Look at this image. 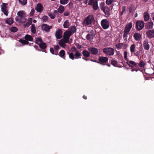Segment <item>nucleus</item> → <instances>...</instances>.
<instances>
[{
	"mask_svg": "<svg viewBox=\"0 0 154 154\" xmlns=\"http://www.w3.org/2000/svg\"><path fill=\"white\" fill-rule=\"evenodd\" d=\"M132 23H130L128 24H127L125 28L124 31L129 32L131 29L132 27Z\"/></svg>",
	"mask_w": 154,
	"mask_h": 154,
	"instance_id": "obj_12",
	"label": "nucleus"
},
{
	"mask_svg": "<svg viewBox=\"0 0 154 154\" xmlns=\"http://www.w3.org/2000/svg\"><path fill=\"white\" fill-rule=\"evenodd\" d=\"M99 60L101 63L106 62V57H99Z\"/></svg>",
	"mask_w": 154,
	"mask_h": 154,
	"instance_id": "obj_30",
	"label": "nucleus"
},
{
	"mask_svg": "<svg viewBox=\"0 0 154 154\" xmlns=\"http://www.w3.org/2000/svg\"><path fill=\"white\" fill-rule=\"evenodd\" d=\"M127 53L126 51H125L124 53V58L127 61V63L128 65L129 66L131 67H132L133 66H130V65H129L128 63V60H129V59L127 58Z\"/></svg>",
	"mask_w": 154,
	"mask_h": 154,
	"instance_id": "obj_29",
	"label": "nucleus"
},
{
	"mask_svg": "<svg viewBox=\"0 0 154 154\" xmlns=\"http://www.w3.org/2000/svg\"><path fill=\"white\" fill-rule=\"evenodd\" d=\"M111 64L114 66H117L118 65V62L115 60H111Z\"/></svg>",
	"mask_w": 154,
	"mask_h": 154,
	"instance_id": "obj_45",
	"label": "nucleus"
},
{
	"mask_svg": "<svg viewBox=\"0 0 154 154\" xmlns=\"http://www.w3.org/2000/svg\"><path fill=\"white\" fill-rule=\"evenodd\" d=\"M69 30L72 33V34L76 32V27L75 26H70Z\"/></svg>",
	"mask_w": 154,
	"mask_h": 154,
	"instance_id": "obj_16",
	"label": "nucleus"
},
{
	"mask_svg": "<svg viewBox=\"0 0 154 154\" xmlns=\"http://www.w3.org/2000/svg\"><path fill=\"white\" fill-rule=\"evenodd\" d=\"M59 46L58 45H56L54 47V49L56 51H57L60 49Z\"/></svg>",
	"mask_w": 154,
	"mask_h": 154,
	"instance_id": "obj_56",
	"label": "nucleus"
},
{
	"mask_svg": "<svg viewBox=\"0 0 154 154\" xmlns=\"http://www.w3.org/2000/svg\"><path fill=\"white\" fill-rule=\"evenodd\" d=\"M72 33L69 29L66 31L64 33L63 40L64 42L68 43L69 44L71 43V42H69V39L70 37L72 35Z\"/></svg>",
	"mask_w": 154,
	"mask_h": 154,
	"instance_id": "obj_1",
	"label": "nucleus"
},
{
	"mask_svg": "<svg viewBox=\"0 0 154 154\" xmlns=\"http://www.w3.org/2000/svg\"><path fill=\"white\" fill-rule=\"evenodd\" d=\"M71 50L72 52H75L78 51H79L75 47H72L71 48Z\"/></svg>",
	"mask_w": 154,
	"mask_h": 154,
	"instance_id": "obj_54",
	"label": "nucleus"
},
{
	"mask_svg": "<svg viewBox=\"0 0 154 154\" xmlns=\"http://www.w3.org/2000/svg\"><path fill=\"white\" fill-rule=\"evenodd\" d=\"M39 45L40 48L42 49H45L47 47L46 44L44 42H43L40 44H39Z\"/></svg>",
	"mask_w": 154,
	"mask_h": 154,
	"instance_id": "obj_24",
	"label": "nucleus"
},
{
	"mask_svg": "<svg viewBox=\"0 0 154 154\" xmlns=\"http://www.w3.org/2000/svg\"><path fill=\"white\" fill-rule=\"evenodd\" d=\"M114 49L112 48H106V54L109 55H112L114 54Z\"/></svg>",
	"mask_w": 154,
	"mask_h": 154,
	"instance_id": "obj_10",
	"label": "nucleus"
},
{
	"mask_svg": "<svg viewBox=\"0 0 154 154\" xmlns=\"http://www.w3.org/2000/svg\"><path fill=\"white\" fill-rule=\"evenodd\" d=\"M67 54L69 55V58L71 59L72 60H73L75 59V56L74 54L72 52L70 53L67 52Z\"/></svg>",
	"mask_w": 154,
	"mask_h": 154,
	"instance_id": "obj_37",
	"label": "nucleus"
},
{
	"mask_svg": "<svg viewBox=\"0 0 154 154\" xmlns=\"http://www.w3.org/2000/svg\"><path fill=\"white\" fill-rule=\"evenodd\" d=\"M129 32H125L124 31V34H123V37L124 38H125V41H127V37H128V34Z\"/></svg>",
	"mask_w": 154,
	"mask_h": 154,
	"instance_id": "obj_52",
	"label": "nucleus"
},
{
	"mask_svg": "<svg viewBox=\"0 0 154 154\" xmlns=\"http://www.w3.org/2000/svg\"><path fill=\"white\" fill-rule=\"evenodd\" d=\"M143 50L142 48L140 47L139 48V51H135V52H134V55L136 56L138 59H139L140 56V54L141 53H143Z\"/></svg>",
	"mask_w": 154,
	"mask_h": 154,
	"instance_id": "obj_7",
	"label": "nucleus"
},
{
	"mask_svg": "<svg viewBox=\"0 0 154 154\" xmlns=\"http://www.w3.org/2000/svg\"><path fill=\"white\" fill-rule=\"evenodd\" d=\"M69 11H65L64 12L63 15L64 16H68L69 14Z\"/></svg>",
	"mask_w": 154,
	"mask_h": 154,
	"instance_id": "obj_59",
	"label": "nucleus"
},
{
	"mask_svg": "<svg viewBox=\"0 0 154 154\" xmlns=\"http://www.w3.org/2000/svg\"><path fill=\"white\" fill-rule=\"evenodd\" d=\"M143 45L144 49L146 50H149V49L150 46L149 44V42L148 40L146 39L144 41Z\"/></svg>",
	"mask_w": 154,
	"mask_h": 154,
	"instance_id": "obj_8",
	"label": "nucleus"
},
{
	"mask_svg": "<svg viewBox=\"0 0 154 154\" xmlns=\"http://www.w3.org/2000/svg\"><path fill=\"white\" fill-rule=\"evenodd\" d=\"M82 54L84 56L88 57L90 56V52L87 50H84L82 51Z\"/></svg>",
	"mask_w": 154,
	"mask_h": 154,
	"instance_id": "obj_25",
	"label": "nucleus"
},
{
	"mask_svg": "<svg viewBox=\"0 0 154 154\" xmlns=\"http://www.w3.org/2000/svg\"><path fill=\"white\" fill-rule=\"evenodd\" d=\"M13 19L12 18H10L6 21V23L9 24L11 25L13 23Z\"/></svg>",
	"mask_w": 154,
	"mask_h": 154,
	"instance_id": "obj_32",
	"label": "nucleus"
},
{
	"mask_svg": "<svg viewBox=\"0 0 154 154\" xmlns=\"http://www.w3.org/2000/svg\"><path fill=\"white\" fill-rule=\"evenodd\" d=\"M17 14L18 16H20L22 17H24L26 15L25 13L23 11H18L17 13Z\"/></svg>",
	"mask_w": 154,
	"mask_h": 154,
	"instance_id": "obj_19",
	"label": "nucleus"
},
{
	"mask_svg": "<svg viewBox=\"0 0 154 154\" xmlns=\"http://www.w3.org/2000/svg\"><path fill=\"white\" fill-rule=\"evenodd\" d=\"M113 0H106V4H111L113 2Z\"/></svg>",
	"mask_w": 154,
	"mask_h": 154,
	"instance_id": "obj_57",
	"label": "nucleus"
},
{
	"mask_svg": "<svg viewBox=\"0 0 154 154\" xmlns=\"http://www.w3.org/2000/svg\"><path fill=\"white\" fill-rule=\"evenodd\" d=\"M105 5V4L104 2H102L100 4V7L105 14H106V11L105 10L106 7L104 6Z\"/></svg>",
	"mask_w": 154,
	"mask_h": 154,
	"instance_id": "obj_18",
	"label": "nucleus"
},
{
	"mask_svg": "<svg viewBox=\"0 0 154 154\" xmlns=\"http://www.w3.org/2000/svg\"><path fill=\"white\" fill-rule=\"evenodd\" d=\"M123 44L122 43H119L117 44H116V47L117 48L119 49H120L122 48L123 46Z\"/></svg>",
	"mask_w": 154,
	"mask_h": 154,
	"instance_id": "obj_43",
	"label": "nucleus"
},
{
	"mask_svg": "<svg viewBox=\"0 0 154 154\" xmlns=\"http://www.w3.org/2000/svg\"><path fill=\"white\" fill-rule=\"evenodd\" d=\"M75 45L78 49H80L82 48V46L78 43H76Z\"/></svg>",
	"mask_w": 154,
	"mask_h": 154,
	"instance_id": "obj_61",
	"label": "nucleus"
},
{
	"mask_svg": "<svg viewBox=\"0 0 154 154\" xmlns=\"http://www.w3.org/2000/svg\"><path fill=\"white\" fill-rule=\"evenodd\" d=\"M130 51L131 53L135 52V46L134 44L131 45L130 47Z\"/></svg>",
	"mask_w": 154,
	"mask_h": 154,
	"instance_id": "obj_34",
	"label": "nucleus"
},
{
	"mask_svg": "<svg viewBox=\"0 0 154 154\" xmlns=\"http://www.w3.org/2000/svg\"><path fill=\"white\" fill-rule=\"evenodd\" d=\"M101 26L104 29H106V19L102 20L101 22Z\"/></svg>",
	"mask_w": 154,
	"mask_h": 154,
	"instance_id": "obj_26",
	"label": "nucleus"
},
{
	"mask_svg": "<svg viewBox=\"0 0 154 154\" xmlns=\"http://www.w3.org/2000/svg\"><path fill=\"white\" fill-rule=\"evenodd\" d=\"M2 12H3V13L4 14L6 15H8V11L7 10V8H2Z\"/></svg>",
	"mask_w": 154,
	"mask_h": 154,
	"instance_id": "obj_51",
	"label": "nucleus"
},
{
	"mask_svg": "<svg viewBox=\"0 0 154 154\" xmlns=\"http://www.w3.org/2000/svg\"><path fill=\"white\" fill-rule=\"evenodd\" d=\"M35 9L38 12H41L43 10V6L41 3H38Z\"/></svg>",
	"mask_w": 154,
	"mask_h": 154,
	"instance_id": "obj_15",
	"label": "nucleus"
},
{
	"mask_svg": "<svg viewBox=\"0 0 154 154\" xmlns=\"http://www.w3.org/2000/svg\"><path fill=\"white\" fill-rule=\"evenodd\" d=\"M19 42L23 45H27L29 43V42L26 40L20 39Z\"/></svg>",
	"mask_w": 154,
	"mask_h": 154,
	"instance_id": "obj_39",
	"label": "nucleus"
},
{
	"mask_svg": "<svg viewBox=\"0 0 154 154\" xmlns=\"http://www.w3.org/2000/svg\"><path fill=\"white\" fill-rule=\"evenodd\" d=\"M48 17L47 16H44L42 17V19L43 22H45L46 21H48Z\"/></svg>",
	"mask_w": 154,
	"mask_h": 154,
	"instance_id": "obj_46",
	"label": "nucleus"
},
{
	"mask_svg": "<svg viewBox=\"0 0 154 154\" xmlns=\"http://www.w3.org/2000/svg\"><path fill=\"white\" fill-rule=\"evenodd\" d=\"M24 38L26 40L29 41H32L33 39L31 35L28 34H27L25 35Z\"/></svg>",
	"mask_w": 154,
	"mask_h": 154,
	"instance_id": "obj_17",
	"label": "nucleus"
},
{
	"mask_svg": "<svg viewBox=\"0 0 154 154\" xmlns=\"http://www.w3.org/2000/svg\"><path fill=\"white\" fill-rule=\"evenodd\" d=\"M17 28L15 27H11V30L12 32H16L17 31Z\"/></svg>",
	"mask_w": 154,
	"mask_h": 154,
	"instance_id": "obj_50",
	"label": "nucleus"
},
{
	"mask_svg": "<svg viewBox=\"0 0 154 154\" xmlns=\"http://www.w3.org/2000/svg\"><path fill=\"white\" fill-rule=\"evenodd\" d=\"M133 37L136 41H139L141 38V35L140 33L135 32L133 35Z\"/></svg>",
	"mask_w": 154,
	"mask_h": 154,
	"instance_id": "obj_9",
	"label": "nucleus"
},
{
	"mask_svg": "<svg viewBox=\"0 0 154 154\" xmlns=\"http://www.w3.org/2000/svg\"><path fill=\"white\" fill-rule=\"evenodd\" d=\"M74 56H75V59H79L81 58V57L82 56V54L79 52V51H77L76 52H75L74 54Z\"/></svg>",
	"mask_w": 154,
	"mask_h": 154,
	"instance_id": "obj_31",
	"label": "nucleus"
},
{
	"mask_svg": "<svg viewBox=\"0 0 154 154\" xmlns=\"http://www.w3.org/2000/svg\"><path fill=\"white\" fill-rule=\"evenodd\" d=\"M15 20L17 21H18L20 23H23L26 21V19L25 17H22L18 16L16 17Z\"/></svg>",
	"mask_w": 154,
	"mask_h": 154,
	"instance_id": "obj_14",
	"label": "nucleus"
},
{
	"mask_svg": "<svg viewBox=\"0 0 154 154\" xmlns=\"http://www.w3.org/2000/svg\"><path fill=\"white\" fill-rule=\"evenodd\" d=\"M69 25L70 24L69 23V20H66L63 23V28H68L69 27Z\"/></svg>",
	"mask_w": 154,
	"mask_h": 154,
	"instance_id": "obj_21",
	"label": "nucleus"
},
{
	"mask_svg": "<svg viewBox=\"0 0 154 154\" xmlns=\"http://www.w3.org/2000/svg\"><path fill=\"white\" fill-rule=\"evenodd\" d=\"M146 65V63H145V62L141 60L140 61V62L138 63V66L140 68H144Z\"/></svg>",
	"mask_w": 154,
	"mask_h": 154,
	"instance_id": "obj_22",
	"label": "nucleus"
},
{
	"mask_svg": "<svg viewBox=\"0 0 154 154\" xmlns=\"http://www.w3.org/2000/svg\"><path fill=\"white\" fill-rule=\"evenodd\" d=\"M42 42V39L41 37H37L35 38V42L36 44L39 45V44H40Z\"/></svg>",
	"mask_w": 154,
	"mask_h": 154,
	"instance_id": "obj_33",
	"label": "nucleus"
},
{
	"mask_svg": "<svg viewBox=\"0 0 154 154\" xmlns=\"http://www.w3.org/2000/svg\"><path fill=\"white\" fill-rule=\"evenodd\" d=\"M68 0H60V3L62 5H65L68 2Z\"/></svg>",
	"mask_w": 154,
	"mask_h": 154,
	"instance_id": "obj_48",
	"label": "nucleus"
},
{
	"mask_svg": "<svg viewBox=\"0 0 154 154\" xmlns=\"http://www.w3.org/2000/svg\"><path fill=\"white\" fill-rule=\"evenodd\" d=\"M48 16L51 18L52 19H54L55 17V14L52 13L51 12L48 13Z\"/></svg>",
	"mask_w": 154,
	"mask_h": 154,
	"instance_id": "obj_44",
	"label": "nucleus"
},
{
	"mask_svg": "<svg viewBox=\"0 0 154 154\" xmlns=\"http://www.w3.org/2000/svg\"><path fill=\"white\" fill-rule=\"evenodd\" d=\"M65 51L63 50H61L59 53V56H60L61 57L63 58L64 59H65Z\"/></svg>",
	"mask_w": 154,
	"mask_h": 154,
	"instance_id": "obj_20",
	"label": "nucleus"
},
{
	"mask_svg": "<svg viewBox=\"0 0 154 154\" xmlns=\"http://www.w3.org/2000/svg\"><path fill=\"white\" fill-rule=\"evenodd\" d=\"M94 20V17L92 15H89L87 17L84 21L85 26L91 24Z\"/></svg>",
	"mask_w": 154,
	"mask_h": 154,
	"instance_id": "obj_2",
	"label": "nucleus"
},
{
	"mask_svg": "<svg viewBox=\"0 0 154 154\" xmlns=\"http://www.w3.org/2000/svg\"><path fill=\"white\" fill-rule=\"evenodd\" d=\"M20 4L22 5H24L26 4L27 0H18Z\"/></svg>",
	"mask_w": 154,
	"mask_h": 154,
	"instance_id": "obj_41",
	"label": "nucleus"
},
{
	"mask_svg": "<svg viewBox=\"0 0 154 154\" xmlns=\"http://www.w3.org/2000/svg\"><path fill=\"white\" fill-rule=\"evenodd\" d=\"M144 26V23L142 20H137L136 23V28L137 31L142 30Z\"/></svg>",
	"mask_w": 154,
	"mask_h": 154,
	"instance_id": "obj_3",
	"label": "nucleus"
},
{
	"mask_svg": "<svg viewBox=\"0 0 154 154\" xmlns=\"http://www.w3.org/2000/svg\"><path fill=\"white\" fill-rule=\"evenodd\" d=\"M144 20L146 21H147L149 19V15L147 12H145L144 13Z\"/></svg>",
	"mask_w": 154,
	"mask_h": 154,
	"instance_id": "obj_23",
	"label": "nucleus"
},
{
	"mask_svg": "<svg viewBox=\"0 0 154 154\" xmlns=\"http://www.w3.org/2000/svg\"><path fill=\"white\" fill-rule=\"evenodd\" d=\"M69 8L70 9H72L73 8V3L72 2H70L68 4Z\"/></svg>",
	"mask_w": 154,
	"mask_h": 154,
	"instance_id": "obj_55",
	"label": "nucleus"
},
{
	"mask_svg": "<svg viewBox=\"0 0 154 154\" xmlns=\"http://www.w3.org/2000/svg\"><path fill=\"white\" fill-rule=\"evenodd\" d=\"M52 28V26H49L48 24L45 23L42 24L41 25L42 30L46 32H49L50 29Z\"/></svg>",
	"mask_w": 154,
	"mask_h": 154,
	"instance_id": "obj_4",
	"label": "nucleus"
},
{
	"mask_svg": "<svg viewBox=\"0 0 154 154\" xmlns=\"http://www.w3.org/2000/svg\"><path fill=\"white\" fill-rule=\"evenodd\" d=\"M32 18H29L28 21L24 24V26L25 27H29L32 23Z\"/></svg>",
	"mask_w": 154,
	"mask_h": 154,
	"instance_id": "obj_28",
	"label": "nucleus"
},
{
	"mask_svg": "<svg viewBox=\"0 0 154 154\" xmlns=\"http://www.w3.org/2000/svg\"><path fill=\"white\" fill-rule=\"evenodd\" d=\"M128 63L130 65L131 64V65H130V66H132L133 67H134V66L136 67L137 66V64L134 61L132 60H128Z\"/></svg>",
	"mask_w": 154,
	"mask_h": 154,
	"instance_id": "obj_27",
	"label": "nucleus"
},
{
	"mask_svg": "<svg viewBox=\"0 0 154 154\" xmlns=\"http://www.w3.org/2000/svg\"><path fill=\"white\" fill-rule=\"evenodd\" d=\"M31 31L33 34H35L36 32V27L35 24H32V25Z\"/></svg>",
	"mask_w": 154,
	"mask_h": 154,
	"instance_id": "obj_36",
	"label": "nucleus"
},
{
	"mask_svg": "<svg viewBox=\"0 0 154 154\" xmlns=\"http://www.w3.org/2000/svg\"><path fill=\"white\" fill-rule=\"evenodd\" d=\"M94 0H89V2L88 3V5H92L94 2Z\"/></svg>",
	"mask_w": 154,
	"mask_h": 154,
	"instance_id": "obj_58",
	"label": "nucleus"
},
{
	"mask_svg": "<svg viewBox=\"0 0 154 154\" xmlns=\"http://www.w3.org/2000/svg\"><path fill=\"white\" fill-rule=\"evenodd\" d=\"M64 10V8L63 6L61 5L59 6L58 9V12L60 13H62Z\"/></svg>",
	"mask_w": 154,
	"mask_h": 154,
	"instance_id": "obj_38",
	"label": "nucleus"
},
{
	"mask_svg": "<svg viewBox=\"0 0 154 154\" xmlns=\"http://www.w3.org/2000/svg\"><path fill=\"white\" fill-rule=\"evenodd\" d=\"M58 11L55 10L54 11L53 14H55V16H56V15L58 14Z\"/></svg>",
	"mask_w": 154,
	"mask_h": 154,
	"instance_id": "obj_64",
	"label": "nucleus"
},
{
	"mask_svg": "<svg viewBox=\"0 0 154 154\" xmlns=\"http://www.w3.org/2000/svg\"><path fill=\"white\" fill-rule=\"evenodd\" d=\"M65 42H63L61 41V40L59 42V44L61 47L63 48H65L66 46V44H65Z\"/></svg>",
	"mask_w": 154,
	"mask_h": 154,
	"instance_id": "obj_42",
	"label": "nucleus"
},
{
	"mask_svg": "<svg viewBox=\"0 0 154 154\" xmlns=\"http://www.w3.org/2000/svg\"><path fill=\"white\" fill-rule=\"evenodd\" d=\"M34 12H35L34 10L33 9H32L31 10V12H30V16H33Z\"/></svg>",
	"mask_w": 154,
	"mask_h": 154,
	"instance_id": "obj_60",
	"label": "nucleus"
},
{
	"mask_svg": "<svg viewBox=\"0 0 154 154\" xmlns=\"http://www.w3.org/2000/svg\"><path fill=\"white\" fill-rule=\"evenodd\" d=\"M134 10L133 8V7L131 6L129 7V12L130 13H134Z\"/></svg>",
	"mask_w": 154,
	"mask_h": 154,
	"instance_id": "obj_47",
	"label": "nucleus"
},
{
	"mask_svg": "<svg viewBox=\"0 0 154 154\" xmlns=\"http://www.w3.org/2000/svg\"><path fill=\"white\" fill-rule=\"evenodd\" d=\"M153 26V23L152 22H150L146 23L145 27L146 29H149L152 28Z\"/></svg>",
	"mask_w": 154,
	"mask_h": 154,
	"instance_id": "obj_11",
	"label": "nucleus"
},
{
	"mask_svg": "<svg viewBox=\"0 0 154 154\" xmlns=\"http://www.w3.org/2000/svg\"><path fill=\"white\" fill-rule=\"evenodd\" d=\"M62 33V31L60 29H58L56 31L55 33V36L57 39H60L62 37L61 34Z\"/></svg>",
	"mask_w": 154,
	"mask_h": 154,
	"instance_id": "obj_13",
	"label": "nucleus"
},
{
	"mask_svg": "<svg viewBox=\"0 0 154 154\" xmlns=\"http://www.w3.org/2000/svg\"><path fill=\"white\" fill-rule=\"evenodd\" d=\"M86 38L87 40L91 41L93 39V37L92 35L88 33L86 35Z\"/></svg>",
	"mask_w": 154,
	"mask_h": 154,
	"instance_id": "obj_35",
	"label": "nucleus"
},
{
	"mask_svg": "<svg viewBox=\"0 0 154 154\" xmlns=\"http://www.w3.org/2000/svg\"><path fill=\"white\" fill-rule=\"evenodd\" d=\"M122 11L120 12V15L121 16H122L123 14V13L125 12L126 11V7L125 6H122Z\"/></svg>",
	"mask_w": 154,
	"mask_h": 154,
	"instance_id": "obj_49",
	"label": "nucleus"
},
{
	"mask_svg": "<svg viewBox=\"0 0 154 154\" xmlns=\"http://www.w3.org/2000/svg\"><path fill=\"white\" fill-rule=\"evenodd\" d=\"M111 36V33L110 32H106V37H110Z\"/></svg>",
	"mask_w": 154,
	"mask_h": 154,
	"instance_id": "obj_63",
	"label": "nucleus"
},
{
	"mask_svg": "<svg viewBox=\"0 0 154 154\" xmlns=\"http://www.w3.org/2000/svg\"><path fill=\"white\" fill-rule=\"evenodd\" d=\"M88 51L90 52V53L93 55H96L98 53V49L94 47H90L88 48Z\"/></svg>",
	"mask_w": 154,
	"mask_h": 154,
	"instance_id": "obj_6",
	"label": "nucleus"
},
{
	"mask_svg": "<svg viewBox=\"0 0 154 154\" xmlns=\"http://www.w3.org/2000/svg\"><path fill=\"white\" fill-rule=\"evenodd\" d=\"M146 36L149 38L154 37V29H152L148 30L146 32Z\"/></svg>",
	"mask_w": 154,
	"mask_h": 154,
	"instance_id": "obj_5",
	"label": "nucleus"
},
{
	"mask_svg": "<svg viewBox=\"0 0 154 154\" xmlns=\"http://www.w3.org/2000/svg\"><path fill=\"white\" fill-rule=\"evenodd\" d=\"M50 51L51 53L53 54H55L56 55L58 54L57 52V54H55V53H54V49L52 48H50Z\"/></svg>",
	"mask_w": 154,
	"mask_h": 154,
	"instance_id": "obj_53",
	"label": "nucleus"
},
{
	"mask_svg": "<svg viewBox=\"0 0 154 154\" xmlns=\"http://www.w3.org/2000/svg\"><path fill=\"white\" fill-rule=\"evenodd\" d=\"M93 8L95 10H97L98 8V6L97 5V1H95L93 5Z\"/></svg>",
	"mask_w": 154,
	"mask_h": 154,
	"instance_id": "obj_40",
	"label": "nucleus"
},
{
	"mask_svg": "<svg viewBox=\"0 0 154 154\" xmlns=\"http://www.w3.org/2000/svg\"><path fill=\"white\" fill-rule=\"evenodd\" d=\"M7 4L3 3V6H2V8H7Z\"/></svg>",
	"mask_w": 154,
	"mask_h": 154,
	"instance_id": "obj_62",
	"label": "nucleus"
}]
</instances>
